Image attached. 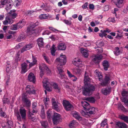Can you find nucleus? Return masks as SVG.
<instances>
[{
    "instance_id": "16",
    "label": "nucleus",
    "mask_w": 128,
    "mask_h": 128,
    "mask_svg": "<svg viewBox=\"0 0 128 128\" xmlns=\"http://www.w3.org/2000/svg\"><path fill=\"white\" fill-rule=\"evenodd\" d=\"M43 29L42 27H40L34 30L32 29V35L34 36H38V33L40 32Z\"/></svg>"
},
{
    "instance_id": "47",
    "label": "nucleus",
    "mask_w": 128,
    "mask_h": 128,
    "mask_svg": "<svg viewBox=\"0 0 128 128\" xmlns=\"http://www.w3.org/2000/svg\"><path fill=\"white\" fill-rule=\"evenodd\" d=\"M36 102H34L32 104V108H34V110H32V113H36L37 112V110L34 108L36 107Z\"/></svg>"
},
{
    "instance_id": "1",
    "label": "nucleus",
    "mask_w": 128,
    "mask_h": 128,
    "mask_svg": "<svg viewBox=\"0 0 128 128\" xmlns=\"http://www.w3.org/2000/svg\"><path fill=\"white\" fill-rule=\"evenodd\" d=\"M55 62L57 64V68L60 74L59 77L61 79H63L64 78V73L63 70L62 65L65 64L66 62V56L62 54H61L60 57L56 60Z\"/></svg>"
},
{
    "instance_id": "45",
    "label": "nucleus",
    "mask_w": 128,
    "mask_h": 128,
    "mask_svg": "<svg viewBox=\"0 0 128 128\" xmlns=\"http://www.w3.org/2000/svg\"><path fill=\"white\" fill-rule=\"evenodd\" d=\"M49 101V99L48 98H46L44 100V102L45 104V106L46 107H47V106L48 105V103Z\"/></svg>"
},
{
    "instance_id": "6",
    "label": "nucleus",
    "mask_w": 128,
    "mask_h": 128,
    "mask_svg": "<svg viewBox=\"0 0 128 128\" xmlns=\"http://www.w3.org/2000/svg\"><path fill=\"white\" fill-rule=\"evenodd\" d=\"M63 104L66 110H70L73 108L72 106L69 102L66 100H64L63 102Z\"/></svg>"
},
{
    "instance_id": "32",
    "label": "nucleus",
    "mask_w": 128,
    "mask_h": 128,
    "mask_svg": "<svg viewBox=\"0 0 128 128\" xmlns=\"http://www.w3.org/2000/svg\"><path fill=\"white\" fill-rule=\"evenodd\" d=\"M103 65L104 70H107L108 67L109 66V64L108 61L105 60L103 62Z\"/></svg>"
},
{
    "instance_id": "29",
    "label": "nucleus",
    "mask_w": 128,
    "mask_h": 128,
    "mask_svg": "<svg viewBox=\"0 0 128 128\" xmlns=\"http://www.w3.org/2000/svg\"><path fill=\"white\" fill-rule=\"evenodd\" d=\"M114 52L115 55L118 56L121 54L122 53V51L120 50L118 47H116L115 48Z\"/></svg>"
},
{
    "instance_id": "62",
    "label": "nucleus",
    "mask_w": 128,
    "mask_h": 128,
    "mask_svg": "<svg viewBox=\"0 0 128 128\" xmlns=\"http://www.w3.org/2000/svg\"><path fill=\"white\" fill-rule=\"evenodd\" d=\"M67 73L68 75V77L70 78L74 76V75L72 74L68 70H67Z\"/></svg>"
},
{
    "instance_id": "36",
    "label": "nucleus",
    "mask_w": 128,
    "mask_h": 128,
    "mask_svg": "<svg viewBox=\"0 0 128 128\" xmlns=\"http://www.w3.org/2000/svg\"><path fill=\"white\" fill-rule=\"evenodd\" d=\"M25 24V22L24 21H21L16 24L18 28H21Z\"/></svg>"
},
{
    "instance_id": "13",
    "label": "nucleus",
    "mask_w": 128,
    "mask_h": 128,
    "mask_svg": "<svg viewBox=\"0 0 128 128\" xmlns=\"http://www.w3.org/2000/svg\"><path fill=\"white\" fill-rule=\"evenodd\" d=\"M111 88L108 87L106 88H103L102 90V92L105 95H107L110 94L111 92Z\"/></svg>"
},
{
    "instance_id": "46",
    "label": "nucleus",
    "mask_w": 128,
    "mask_h": 128,
    "mask_svg": "<svg viewBox=\"0 0 128 128\" xmlns=\"http://www.w3.org/2000/svg\"><path fill=\"white\" fill-rule=\"evenodd\" d=\"M86 100L92 103L94 102H95V99L93 97L87 98Z\"/></svg>"
},
{
    "instance_id": "28",
    "label": "nucleus",
    "mask_w": 128,
    "mask_h": 128,
    "mask_svg": "<svg viewBox=\"0 0 128 128\" xmlns=\"http://www.w3.org/2000/svg\"><path fill=\"white\" fill-rule=\"evenodd\" d=\"M89 110H90L89 113L90 114H94L98 112L97 109L94 107H92L90 108Z\"/></svg>"
},
{
    "instance_id": "23",
    "label": "nucleus",
    "mask_w": 128,
    "mask_h": 128,
    "mask_svg": "<svg viewBox=\"0 0 128 128\" xmlns=\"http://www.w3.org/2000/svg\"><path fill=\"white\" fill-rule=\"evenodd\" d=\"M32 44H30L26 45L25 46H24L21 50V52L22 53L26 50H29L32 48Z\"/></svg>"
},
{
    "instance_id": "11",
    "label": "nucleus",
    "mask_w": 128,
    "mask_h": 128,
    "mask_svg": "<svg viewBox=\"0 0 128 128\" xmlns=\"http://www.w3.org/2000/svg\"><path fill=\"white\" fill-rule=\"evenodd\" d=\"M110 77L106 76L104 78V81L101 82L100 84L103 86H106L110 83Z\"/></svg>"
},
{
    "instance_id": "25",
    "label": "nucleus",
    "mask_w": 128,
    "mask_h": 128,
    "mask_svg": "<svg viewBox=\"0 0 128 128\" xmlns=\"http://www.w3.org/2000/svg\"><path fill=\"white\" fill-rule=\"evenodd\" d=\"M72 114L73 116L76 119L80 120H82V118L78 112H73Z\"/></svg>"
},
{
    "instance_id": "59",
    "label": "nucleus",
    "mask_w": 128,
    "mask_h": 128,
    "mask_svg": "<svg viewBox=\"0 0 128 128\" xmlns=\"http://www.w3.org/2000/svg\"><path fill=\"white\" fill-rule=\"evenodd\" d=\"M51 111L50 110H48L47 112V117L48 118H51Z\"/></svg>"
},
{
    "instance_id": "50",
    "label": "nucleus",
    "mask_w": 128,
    "mask_h": 128,
    "mask_svg": "<svg viewBox=\"0 0 128 128\" xmlns=\"http://www.w3.org/2000/svg\"><path fill=\"white\" fill-rule=\"evenodd\" d=\"M122 95L124 97L127 96H128V92L126 91H123L122 93Z\"/></svg>"
},
{
    "instance_id": "58",
    "label": "nucleus",
    "mask_w": 128,
    "mask_h": 128,
    "mask_svg": "<svg viewBox=\"0 0 128 128\" xmlns=\"http://www.w3.org/2000/svg\"><path fill=\"white\" fill-rule=\"evenodd\" d=\"M16 4V5L17 6H19L21 4L22 2L21 0H15V2Z\"/></svg>"
},
{
    "instance_id": "38",
    "label": "nucleus",
    "mask_w": 128,
    "mask_h": 128,
    "mask_svg": "<svg viewBox=\"0 0 128 128\" xmlns=\"http://www.w3.org/2000/svg\"><path fill=\"white\" fill-rule=\"evenodd\" d=\"M32 86H31L28 85L26 87V92L27 93L30 94H32Z\"/></svg>"
},
{
    "instance_id": "24",
    "label": "nucleus",
    "mask_w": 128,
    "mask_h": 128,
    "mask_svg": "<svg viewBox=\"0 0 128 128\" xmlns=\"http://www.w3.org/2000/svg\"><path fill=\"white\" fill-rule=\"evenodd\" d=\"M80 52L84 57L87 58L88 57V50L84 49L83 48H81L80 49Z\"/></svg>"
},
{
    "instance_id": "39",
    "label": "nucleus",
    "mask_w": 128,
    "mask_h": 128,
    "mask_svg": "<svg viewBox=\"0 0 128 128\" xmlns=\"http://www.w3.org/2000/svg\"><path fill=\"white\" fill-rule=\"evenodd\" d=\"M26 38V36L25 35L21 34L17 38L16 40L18 42H20L24 39Z\"/></svg>"
},
{
    "instance_id": "30",
    "label": "nucleus",
    "mask_w": 128,
    "mask_h": 128,
    "mask_svg": "<svg viewBox=\"0 0 128 128\" xmlns=\"http://www.w3.org/2000/svg\"><path fill=\"white\" fill-rule=\"evenodd\" d=\"M27 34L28 36L31 37L32 34V26H28L27 30Z\"/></svg>"
},
{
    "instance_id": "5",
    "label": "nucleus",
    "mask_w": 128,
    "mask_h": 128,
    "mask_svg": "<svg viewBox=\"0 0 128 128\" xmlns=\"http://www.w3.org/2000/svg\"><path fill=\"white\" fill-rule=\"evenodd\" d=\"M28 64L25 62H24L21 64V74L25 73L32 66V63L30 64L29 65V68H28Z\"/></svg>"
},
{
    "instance_id": "26",
    "label": "nucleus",
    "mask_w": 128,
    "mask_h": 128,
    "mask_svg": "<svg viewBox=\"0 0 128 128\" xmlns=\"http://www.w3.org/2000/svg\"><path fill=\"white\" fill-rule=\"evenodd\" d=\"M78 124V123L75 120L72 121L70 122L69 124L70 128H74Z\"/></svg>"
},
{
    "instance_id": "22",
    "label": "nucleus",
    "mask_w": 128,
    "mask_h": 128,
    "mask_svg": "<svg viewBox=\"0 0 128 128\" xmlns=\"http://www.w3.org/2000/svg\"><path fill=\"white\" fill-rule=\"evenodd\" d=\"M57 47L59 50H64L66 49V46L64 43L61 42L58 44Z\"/></svg>"
},
{
    "instance_id": "4",
    "label": "nucleus",
    "mask_w": 128,
    "mask_h": 128,
    "mask_svg": "<svg viewBox=\"0 0 128 128\" xmlns=\"http://www.w3.org/2000/svg\"><path fill=\"white\" fill-rule=\"evenodd\" d=\"M43 86L44 88H46L47 90L51 92L52 90V88L50 86V82L49 81V80L48 78H44L42 81Z\"/></svg>"
},
{
    "instance_id": "52",
    "label": "nucleus",
    "mask_w": 128,
    "mask_h": 128,
    "mask_svg": "<svg viewBox=\"0 0 128 128\" xmlns=\"http://www.w3.org/2000/svg\"><path fill=\"white\" fill-rule=\"evenodd\" d=\"M107 120L106 119H105L104 121L102 122L100 124L102 127H104L106 125H107V126H108L107 125Z\"/></svg>"
},
{
    "instance_id": "40",
    "label": "nucleus",
    "mask_w": 128,
    "mask_h": 128,
    "mask_svg": "<svg viewBox=\"0 0 128 128\" xmlns=\"http://www.w3.org/2000/svg\"><path fill=\"white\" fill-rule=\"evenodd\" d=\"M12 2V0H2L1 3L5 5L6 4H8V3H11Z\"/></svg>"
},
{
    "instance_id": "34",
    "label": "nucleus",
    "mask_w": 128,
    "mask_h": 128,
    "mask_svg": "<svg viewBox=\"0 0 128 128\" xmlns=\"http://www.w3.org/2000/svg\"><path fill=\"white\" fill-rule=\"evenodd\" d=\"M40 116L42 119L46 117L44 112V109L43 106H42V109L41 110Z\"/></svg>"
},
{
    "instance_id": "7",
    "label": "nucleus",
    "mask_w": 128,
    "mask_h": 128,
    "mask_svg": "<svg viewBox=\"0 0 128 128\" xmlns=\"http://www.w3.org/2000/svg\"><path fill=\"white\" fill-rule=\"evenodd\" d=\"M60 119V114L57 113L54 114L52 118V120L54 124H57Z\"/></svg>"
},
{
    "instance_id": "48",
    "label": "nucleus",
    "mask_w": 128,
    "mask_h": 128,
    "mask_svg": "<svg viewBox=\"0 0 128 128\" xmlns=\"http://www.w3.org/2000/svg\"><path fill=\"white\" fill-rule=\"evenodd\" d=\"M11 11H10L9 12L10 15L9 16L11 17L12 18H14L16 17V14L14 13H11Z\"/></svg>"
},
{
    "instance_id": "20",
    "label": "nucleus",
    "mask_w": 128,
    "mask_h": 128,
    "mask_svg": "<svg viewBox=\"0 0 128 128\" xmlns=\"http://www.w3.org/2000/svg\"><path fill=\"white\" fill-rule=\"evenodd\" d=\"M13 122L11 120H8L6 123V125L3 126L2 125V128H13Z\"/></svg>"
},
{
    "instance_id": "18",
    "label": "nucleus",
    "mask_w": 128,
    "mask_h": 128,
    "mask_svg": "<svg viewBox=\"0 0 128 128\" xmlns=\"http://www.w3.org/2000/svg\"><path fill=\"white\" fill-rule=\"evenodd\" d=\"M19 111L22 118L25 119L26 118V110L24 108H20Z\"/></svg>"
},
{
    "instance_id": "33",
    "label": "nucleus",
    "mask_w": 128,
    "mask_h": 128,
    "mask_svg": "<svg viewBox=\"0 0 128 128\" xmlns=\"http://www.w3.org/2000/svg\"><path fill=\"white\" fill-rule=\"evenodd\" d=\"M96 74L98 77V79L100 81H101L102 80V74L101 72H99L98 70H95Z\"/></svg>"
},
{
    "instance_id": "37",
    "label": "nucleus",
    "mask_w": 128,
    "mask_h": 128,
    "mask_svg": "<svg viewBox=\"0 0 128 128\" xmlns=\"http://www.w3.org/2000/svg\"><path fill=\"white\" fill-rule=\"evenodd\" d=\"M42 128H48V123L46 121H41Z\"/></svg>"
},
{
    "instance_id": "60",
    "label": "nucleus",
    "mask_w": 128,
    "mask_h": 128,
    "mask_svg": "<svg viewBox=\"0 0 128 128\" xmlns=\"http://www.w3.org/2000/svg\"><path fill=\"white\" fill-rule=\"evenodd\" d=\"M6 17H8V23L10 24H11L13 22V20L12 18H10V17L8 16H6Z\"/></svg>"
},
{
    "instance_id": "41",
    "label": "nucleus",
    "mask_w": 128,
    "mask_h": 128,
    "mask_svg": "<svg viewBox=\"0 0 128 128\" xmlns=\"http://www.w3.org/2000/svg\"><path fill=\"white\" fill-rule=\"evenodd\" d=\"M118 108L120 110L124 112H126V108L121 104H119L118 105Z\"/></svg>"
},
{
    "instance_id": "2",
    "label": "nucleus",
    "mask_w": 128,
    "mask_h": 128,
    "mask_svg": "<svg viewBox=\"0 0 128 128\" xmlns=\"http://www.w3.org/2000/svg\"><path fill=\"white\" fill-rule=\"evenodd\" d=\"M39 69L40 70V76L41 77L44 74V72L46 71L48 75H50L51 74V71L47 66L44 64H42L39 66Z\"/></svg>"
},
{
    "instance_id": "51",
    "label": "nucleus",
    "mask_w": 128,
    "mask_h": 128,
    "mask_svg": "<svg viewBox=\"0 0 128 128\" xmlns=\"http://www.w3.org/2000/svg\"><path fill=\"white\" fill-rule=\"evenodd\" d=\"M10 27L11 29L13 30H16L18 29L16 24L12 25Z\"/></svg>"
},
{
    "instance_id": "63",
    "label": "nucleus",
    "mask_w": 128,
    "mask_h": 128,
    "mask_svg": "<svg viewBox=\"0 0 128 128\" xmlns=\"http://www.w3.org/2000/svg\"><path fill=\"white\" fill-rule=\"evenodd\" d=\"M16 116L17 117L18 120L20 121L21 120L20 116L18 112H17L16 114Z\"/></svg>"
},
{
    "instance_id": "44",
    "label": "nucleus",
    "mask_w": 128,
    "mask_h": 128,
    "mask_svg": "<svg viewBox=\"0 0 128 128\" xmlns=\"http://www.w3.org/2000/svg\"><path fill=\"white\" fill-rule=\"evenodd\" d=\"M42 56L44 58L47 63L50 64H51V62L49 60L48 57L46 56L45 54H43Z\"/></svg>"
},
{
    "instance_id": "35",
    "label": "nucleus",
    "mask_w": 128,
    "mask_h": 128,
    "mask_svg": "<svg viewBox=\"0 0 128 128\" xmlns=\"http://www.w3.org/2000/svg\"><path fill=\"white\" fill-rule=\"evenodd\" d=\"M51 52L53 56L55 55V53L56 51V47L55 45L53 44L50 48Z\"/></svg>"
},
{
    "instance_id": "57",
    "label": "nucleus",
    "mask_w": 128,
    "mask_h": 128,
    "mask_svg": "<svg viewBox=\"0 0 128 128\" xmlns=\"http://www.w3.org/2000/svg\"><path fill=\"white\" fill-rule=\"evenodd\" d=\"M83 121L84 122L83 124H84L86 126H89L90 124V123L86 120H84Z\"/></svg>"
},
{
    "instance_id": "42",
    "label": "nucleus",
    "mask_w": 128,
    "mask_h": 128,
    "mask_svg": "<svg viewBox=\"0 0 128 128\" xmlns=\"http://www.w3.org/2000/svg\"><path fill=\"white\" fill-rule=\"evenodd\" d=\"M49 16L48 14H42L40 15L39 16L40 19L41 20L46 19Z\"/></svg>"
},
{
    "instance_id": "21",
    "label": "nucleus",
    "mask_w": 128,
    "mask_h": 128,
    "mask_svg": "<svg viewBox=\"0 0 128 128\" xmlns=\"http://www.w3.org/2000/svg\"><path fill=\"white\" fill-rule=\"evenodd\" d=\"M82 69L76 68L73 69L72 70L74 73L76 74L80 75L82 72Z\"/></svg>"
},
{
    "instance_id": "61",
    "label": "nucleus",
    "mask_w": 128,
    "mask_h": 128,
    "mask_svg": "<svg viewBox=\"0 0 128 128\" xmlns=\"http://www.w3.org/2000/svg\"><path fill=\"white\" fill-rule=\"evenodd\" d=\"M0 114L1 116L4 118H6V113L2 111L0 112Z\"/></svg>"
},
{
    "instance_id": "49",
    "label": "nucleus",
    "mask_w": 128,
    "mask_h": 128,
    "mask_svg": "<svg viewBox=\"0 0 128 128\" xmlns=\"http://www.w3.org/2000/svg\"><path fill=\"white\" fill-rule=\"evenodd\" d=\"M37 64V60L36 58L32 57V66L34 65H36Z\"/></svg>"
},
{
    "instance_id": "17",
    "label": "nucleus",
    "mask_w": 128,
    "mask_h": 128,
    "mask_svg": "<svg viewBox=\"0 0 128 128\" xmlns=\"http://www.w3.org/2000/svg\"><path fill=\"white\" fill-rule=\"evenodd\" d=\"M116 126L118 128H127V126L126 124L123 122H118L116 124Z\"/></svg>"
},
{
    "instance_id": "8",
    "label": "nucleus",
    "mask_w": 128,
    "mask_h": 128,
    "mask_svg": "<svg viewBox=\"0 0 128 128\" xmlns=\"http://www.w3.org/2000/svg\"><path fill=\"white\" fill-rule=\"evenodd\" d=\"M102 55H95L92 57V61L96 63H98L102 59Z\"/></svg>"
},
{
    "instance_id": "53",
    "label": "nucleus",
    "mask_w": 128,
    "mask_h": 128,
    "mask_svg": "<svg viewBox=\"0 0 128 128\" xmlns=\"http://www.w3.org/2000/svg\"><path fill=\"white\" fill-rule=\"evenodd\" d=\"M12 4L11 3H8V4H6V9L7 11L10 9L12 8Z\"/></svg>"
},
{
    "instance_id": "14",
    "label": "nucleus",
    "mask_w": 128,
    "mask_h": 128,
    "mask_svg": "<svg viewBox=\"0 0 128 128\" xmlns=\"http://www.w3.org/2000/svg\"><path fill=\"white\" fill-rule=\"evenodd\" d=\"M22 100L25 104L26 106L29 107L30 105V102L27 98L26 96H24L22 98Z\"/></svg>"
},
{
    "instance_id": "54",
    "label": "nucleus",
    "mask_w": 128,
    "mask_h": 128,
    "mask_svg": "<svg viewBox=\"0 0 128 128\" xmlns=\"http://www.w3.org/2000/svg\"><path fill=\"white\" fill-rule=\"evenodd\" d=\"M63 22H64L66 24L68 25H71L72 23V22L71 21L65 20H64Z\"/></svg>"
},
{
    "instance_id": "9",
    "label": "nucleus",
    "mask_w": 128,
    "mask_h": 128,
    "mask_svg": "<svg viewBox=\"0 0 128 128\" xmlns=\"http://www.w3.org/2000/svg\"><path fill=\"white\" fill-rule=\"evenodd\" d=\"M72 62L73 64L76 66L78 67H81L82 62L79 58H75L73 60Z\"/></svg>"
},
{
    "instance_id": "15",
    "label": "nucleus",
    "mask_w": 128,
    "mask_h": 128,
    "mask_svg": "<svg viewBox=\"0 0 128 128\" xmlns=\"http://www.w3.org/2000/svg\"><path fill=\"white\" fill-rule=\"evenodd\" d=\"M82 105L84 108L85 110H89L90 108V104L86 102L85 101H82L81 102Z\"/></svg>"
},
{
    "instance_id": "55",
    "label": "nucleus",
    "mask_w": 128,
    "mask_h": 128,
    "mask_svg": "<svg viewBox=\"0 0 128 128\" xmlns=\"http://www.w3.org/2000/svg\"><path fill=\"white\" fill-rule=\"evenodd\" d=\"M7 65L6 66V70L7 72H8L10 70V66L9 64V62H7Z\"/></svg>"
},
{
    "instance_id": "31",
    "label": "nucleus",
    "mask_w": 128,
    "mask_h": 128,
    "mask_svg": "<svg viewBox=\"0 0 128 128\" xmlns=\"http://www.w3.org/2000/svg\"><path fill=\"white\" fill-rule=\"evenodd\" d=\"M38 44L39 46H43L44 42L43 38H38L37 40Z\"/></svg>"
},
{
    "instance_id": "64",
    "label": "nucleus",
    "mask_w": 128,
    "mask_h": 128,
    "mask_svg": "<svg viewBox=\"0 0 128 128\" xmlns=\"http://www.w3.org/2000/svg\"><path fill=\"white\" fill-rule=\"evenodd\" d=\"M8 17H6V20L4 21L3 22V24L4 25H7L8 23Z\"/></svg>"
},
{
    "instance_id": "10",
    "label": "nucleus",
    "mask_w": 128,
    "mask_h": 128,
    "mask_svg": "<svg viewBox=\"0 0 128 128\" xmlns=\"http://www.w3.org/2000/svg\"><path fill=\"white\" fill-rule=\"evenodd\" d=\"M52 108L57 111H59L60 110L58 107L60 104L56 102L54 98H52Z\"/></svg>"
},
{
    "instance_id": "19",
    "label": "nucleus",
    "mask_w": 128,
    "mask_h": 128,
    "mask_svg": "<svg viewBox=\"0 0 128 128\" xmlns=\"http://www.w3.org/2000/svg\"><path fill=\"white\" fill-rule=\"evenodd\" d=\"M84 82L85 84L87 83L90 80V79L89 77L88 73L85 72L84 77Z\"/></svg>"
},
{
    "instance_id": "27",
    "label": "nucleus",
    "mask_w": 128,
    "mask_h": 128,
    "mask_svg": "<svg viewBox=\"0 0 128 128\" xmlns=\"http://www.w3.org/2000/svg\"><path fill=\"white\" fill-rule=\"evenodd\" d=\"M116 5L119 8H121L124 4V0H116Z\"/></svg>"
},
{
    "instance_id": "56",
    "label": "nucleus",
    "mask_w": 128,
    "mask_h": 128,
    "mask_svg": "<svg viewBox=\"0 0 128 128\" xmlns=\"http://www.w3.org/2000/svg\"><path fill=\"white\" fill-rule=\"evenodd\" d=\"M28 80L29 81H32V73L30 72L28 75Z\"/></svg>"
},
{
    "instance_id": "43",
    "label": "nucleus",
    "mask_w": 128,
    "mask_h": 128,
    "mask_svg": "<svg viewBox=\"0 0 128 128\" xmlns=\"http://www.w3.org/2000/svg\"><path fill=\"white\" fill-rule=\"evenodd\" d=\"M120 118L127 123L128 121V116L122 115L120 116Z\"/></svg>"
},
{
    "instance_id": "12",
    "label": "nucleus",
    "mask_w": 128,
    "mask_h": 128,
    "mask_svg": "<svg viewBox=\"0 0 128 128\" xmlns=\"http://www.w3.org/2000/svg\"><path fill=\"white\" fill-rule=\"evenodd\" d=\"M50 85L53 86L57 92H60V88L56 83L52 82H50Z\"/></svg>"
},
{
    "instance_id": "3",
    "label": "nucleus",
    "mask_w": 128,
    "mask_h": 128,
    "mask_svg": "<svg viewBox=\"0 0 128 128\" xmlns=\"http://www.w3.org/2000/svg\"><path fill=\"white\" fill-rule=\"evenodd\" d=\"M94 90V86H85L83 90V94L84 96H88L91 94V91Z\"/></svg>"
}]
</instances>
